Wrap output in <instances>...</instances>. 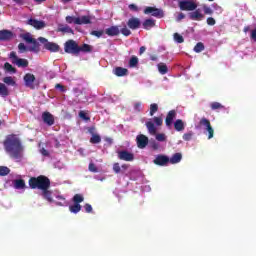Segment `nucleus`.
<instances>
[{
  "mask_svg": "<svg viewBox=\"0 0 256 256\" xmlns=\"http://www.w3.org/2000/svg\"><path fill=\"white\" fill-rule=\"evenodd\" d=\"M3 147L10 159H14V161H21L23 159L25 146L17 134L7 135L3 141Z\"/></svg>",
  "mask_w": 256,
  "mask_h": 256,
  "instance_id": "1",
  "label": "nucleus"
},
{
  "mask_svg": "<svg viewBox=\"0 0 256 256\" xmlns=\"http://www.w3.org/2000/svg\"><path fill=\"white\" fill-rule=\"evenodd\" d=\"M28 184L30 189H39V191H42V197L48 203H53V191L49 190L51 189V180L49 177L45 175L31 177L28 180Z\"/></svg>",
  "mask_w": 256,
  "mask_h": 256,
  "instance_id": "2",
  "label": "nucleus"
},
{
  "mask_svg": "<svg viewBox=\"0 0 256 256\" xmlns=\"http://www.w3.org/2000/svg\"><path fill=\"white\" fill-rule=\"evenodd\" d=\"M146 127L148 129V133L150 135H156V140L160 142L167 141V135L165 133H158L157 134V126L152 121L146 122Z\"/></svg>",
  "mask_w": 256,
  "mask_h": 256,
  "instance_id": "3",
  "label": "nucleus"
},
{
  "mask_svg": "<svg viewBox=\"0 0 256 256\" xmlns=\"http://www.w3.org/2000/svg\"><path fill=\"white\" fill-rule=\"evenodd\" d=\"M64 51L69 55H74L78 57L79 55V44L75 42V40H68L64 44Z\"/></svg>",
  "mask_w": 256,
  "mask_h": 256,
  "instance_id": "4",
  "label": "nucleus"
},
{
  "mask_svg": "<svg viewBox=\"0 0 256 256\" xmlns=\"http://www.w3.org/2000/svg\"><path fill=\"white\" fill-rule=\"evenodd\" d=\"M22 39L26 41V43H32V46L28 47V51L31 53H39V42L33 37H31L30 33H26L22 35Z\"/></svg>",
  "mask_w": 256,
  "mask_h": 256,
  "instance_id": "5",
  "label": "nucleus"
},
{
  "mask_svg": "<svg viewBox=\"0 0 256 256\" xmlns=\"http://www.w3.org/2000/svg\"><path fill=\"white\" fill-rule=\"evenodd\" d=\"M178 6L180 11H195L197 9V3L191 0H180Z\"/></svg>",
  "mask_w": 256,
  "mask_h": 256,
  "instance_id": "6",
  "label": "nucleus"
},
{
  "mask_svg": "<svg viewBox=\"0 0 256 256\" xmlns=\"http://www.w3.org/2000/svg\"><path fill=\"white\" fill-rule=\"evenodd\" d=\"M9 57L12 59L13 65H17V67H29V61L27 59L18 58L17 53L15 51H12L9 55Z\"/></svg>",
  "mask_w": 256,
  "mask_h": 256,
  "instance_id": "7",
  "label": "nucleus"
},
{
  "mask_svg": "<svg viewBox=\"0 0 256 256\" xmlns=\"http://www.w3.org/2000/svg\"><path fill=\"white\" fill-rule=\"evenodd\" d=\"M199 125L200 127H205V130L208 132V139H213L215 130L213 129V126H211V121L203 117L200 119Z\"/></svg>",
  "mask_w": 256,
  "mask_h": 256,
  "instance_id": "8",
  "label": "nucleus"
},
{
  "mask_svg": "<svg viewBox=\"0 0 256 256\" xmlns=\"http://www.w3.org/2000/svg\"><path fill=\"white\" fill-rule=\"evenodd\" d=\"M145 15H151L152 17H157L158 19H162V17H165V14L163 13V10L155 7L148 6L144 9Z\"/></svg>",
  "mask_w": 256,
  "mask_h": 256,
  "instance_id": "9",
  "label": "nucleus"
},
{
  "mask_svg": "<svg viewBox=\"0 0 256 256\" xmlns=\"http://www.w3.org/2000/svg\"><path fill=\"white\" fill-rule=\"evenodd\" d=\"M24 79V85L25 87H27L28 89H31L32 91L35 90V75L31 74V73H26L23 77Z\"/></svg>",
  "mask_w": 256,
  "mask_h": 256,
  "instance_id": "10",
  "label": "nucleus"
},
{
  "mask_svg": "<svg viewBox=\"0 0 256 256\" xmlns=\"http://www.w3.org/2000/svg\"><path fill=\"white\" fill-rule=\"evenodd\" d=\"M136 143L138 149H145V147L149 145V137L145 136L144 134H139L136 137Z\"/></svg>",
  "mask_w": 256,
  "mask_h": 256,
  "instance_id": "11",
  "label": "nucleus"
},
{
  "mask_svg": "<svg viewBox=\"0 0 256 256\" xmlns=\"http://www.w3.org/2000/svg\"><path fill=\"white\" fill-rule=\"evenodd\" d=\"M27 25H30L31 27H34V29H45V27H47V24L45 23V21L43 20H37V19H33L30 18L27 21Z\"/></svg>",
  "mask_w": 256,
  "mask_h": 256,
  "instance_id": "12",
  "label": "nucleus"
},
{
  "mask_svg": "<svg viewBox=\"0 0 256 256\" xmlns=\"http://www.w3.org/2000/svg\"><path fill=\"white\" fill-rule=\"evenodd\" d=\"M154 165H158L159 167H165V165L169 164V157L163 154H159L153 160Z\"/></svg>",
  "mask_w": 256,
  "mask_h": 256,
  "instance_id": "13",
  "label": "nucleus"
},
{
  "mask_svg": "<svg viewBox=\"0 0 256 256\" xmlns=\"http://www.w3.org/2000/svg\"><path fill=\"white\" fill-rule=\"evenodd\" d=\"M118 159L121 161H133L135 159V155L127 150H122L118 152Z\"/></svg>",
  "mask_w": 256,
  "mask_h": 256,
  "instance_id": "14",
  "label": "nucleus"
},
{
  "mask_svg": "<svg viewBox=\"0 0 256 256\" xmlns=\"http://www.w3.org/2000/svg\"><path fill=\"white\" fill-rule=\"evenodd\" d=\"M42 120L46 125H48V127H52V125H55V117L50 112H43Z\"/></svg>",
  "mask_w": 256,
  "mask_h": 256,
  "instance_id": "15",
  "label": "nucleus"
},
{
  "mask_svg": "<svg viewBox=\"0 0 256 256\" xmlns=\"http://www.w3.org/2000/svg\"><path fill=\"white\" fill-rule=\"evenodd\" d=\"M177 118V111L175 110H170L165 119L166 127H171L173 125V121Z\"/></svg>",
  "mask_w": 256,
  "mask_h": 256,
  "instance_id": "16",
  "label": "nucleus"
},
{
  "mask_svg": "<svg viewBox=\"0 0 256 256\" xmlns=\"http://www.w3.org/2000/svg\"><path fill=\"white\" fill-rule=\"evenodd\" d=\"M127 26L129 29H132V31H135V29H139L141 27V20H139V18L132 17L128 20Z\"/></svg>",
  "mask_w": 256,
  "mask_h": 256,
  "instance_id": "17",
  "label": "nucleus"
},
{
  "mask_svg": "<svg viewBox=\"0 0 256 256\" xmlns=\"http://www.w3.org/2000/svg\"><path fill=\"white\" fill-rule=\"evenodd\" d=\"M204 17L205 15L201 13L200 9H195V11L189 13V19L191 21H201Z\"/></svg>",
  "mask_w": 256,
  "mask_h": 256,
  "instance_id": "18",
  "label": "nucleus"
},
{
  "mask_svg": "<svg viewBox=\"0 0 256 256\" xmlns=\"http://www.w3.org/2000/svg\"><path fill=\"white\" fill-rule=\"evenodd\" d=\"M13 32L11 30H0V41H11Z\"/></svg>",
  "mask_w": 256,
  "mask_h": 256,
  "instance_id": "19",
  "label": "nucleus"
},
{
  "mask_svg": "<svg viewBox=\"0 0 256 256\" xmlns=\"http://www.w3.org/2000/svg\"><path fill=\"white\" fill-rule=\"evenodd\" d=\"M91 24V17L82 16L75 19V25H89Z\"/></svg>",
  "mask_w": 256,
  "mask_h": 256,
  "instance_id": "20",
  "label": "nucleus"
},
{
  "mask_svg": "<svg viewBox=\"0 0 256 256\" xmlns=\"http://www.w3.org/2000/svg\"><path fill=\"white\" fill-rule=\"evenodd\" d=\"M114 75H116V77H126V75H129V70L123 67H116L114 69Z\"/></svg>",
  "mask_w": 256,
  "mask_h": 256,
  "instance_id": "21",
  "label": "nucleus"
},
{
  "mask_svg": "<svg viewBox=\"0 0 256 256\" xmlns=\"http://www.w3.org/2000/svg\"><path fill=\"white\" fill-rule=\"evenodd\" d=\"M119 33H121L119 26H111L110 28L106 29V35L109 37H116L119 35Z\"/></svg>",
  "mask_w": 256,
  "mask_h": 256,
  "instance_id": "22",
  "label": "nucleus"
},
{
  "mask_svg": "<svg viewBox=\"0 0 256 256\" xmlns=\"http://www.w3.org/2000/svg\"><path fill=\"white\" fill-rule=\"evenodd\" d=\"M45 49H47V51H51V53H57L59 52V44L54 43V42H48L45 44Z\"/></svg>",
  "mask_w": 256,
  "mask_h": 256,
  "instance_id": "23",
  "label": "nucleus"
},
{
  "mask_svg": "<svg viewBox=\"0 0 256 256\" xmlns=\"http://www.w3.org/2000/svg\"><path fill=\"white\" fill-rule=\"evenodd\" d=\"M93 131H94V128L89 129V133H92V136L90 138V143H92V145H97L98 143H101V136L99 134L93 133Z\"/></svg>",
  "mask_w": 256,
  "mask_h": 256,
  "instance_id": "24",
  "label": "nucleus"
},
{
  "mask_svg": "<svg viewBox=\"0 0 256 256\" xmlns=\"http://www.w3.org/2000/svg\"><path fill=\"white\" fill-rule=\"evenodd\" d=\"M57 32L58 33H71L73 35V30L71 29V27H69V25H63V24H59L58 28H57Z\"/></svg>",
  "mask_w": 256,
  "mask_h": 256,
  "instance_id": "25",
  "label": "nucleus"
},
{
  "mask_svg": "<svg viewBox=\"0 0 256 256\" xmlns=\"http://www.w3.org/2000/svg\"><path fill=\"white\" fill-rule=\"evenodd\" d=\"M174 129L178 132L185 131V122L181 119H177L174 122Z\"/></svg>",
  "mask_w": 256,
  "mask_h": 256,
  "instance_id": "26",
  "label": "nucleus"
},
{
  "mask_svg": "<svg viewBox=\"0 0 256 256\" xmlns=\"http://www.w3.org/2000/svg\"><path fill=\"white\" fill-rule=\"evenodd\" d=\"M181 159H183V155L181 153H175L170 159L169 163L175 165L177 163H181Z\"/></svg>",
  "mask_w": 256,
  "mask_h": 256,
  "instance_id": "27",
  "label": "nucleus"
},
{
  "mask_svg": "<svg viewBox=\"0 0 256 256\" xmlns=\"http://www.w3.org/2000/svg\"><path fill=\"white\" fill-rule=\"evenodd\" d=\"M142 25H143V29H146V31H149V29H152V27L155 26V20L146 19Z\"/></svg>",
  "mask_w": 256,
  "mask_h": 256,
  "instance_id": "28",
  "label": "nucleus"
},
{
  "mask_svg": "<svg viewBox=\"0 0 256 256\" xmlns=\"http://www.w3.org/2000/svg\"><path fill=\"white\" fill-rule=\"evenodd\" d=\"M158 67V71L161 75H167V73H169V68L167 67V64L165 63H159L157 65Z\"/></svg>",
  "mask_w": 256,
  "mask_h": 256,
  "instance_id": "29",
  "label": "nucleus"
},
{
  "mask_svg": "<svg viewBox=\"0 0 256 256\" xmlns=\"http://www.w3.org/2000/svg\"><path fill=\"white\" fill-rule=\"evenodd\" d=\"M0 97H9V88L4 83H0Z\"/></svg>",
  "mask_w": 256,
  "mask_h": 256,
  "instance_id": "30",
  "label": "nucleus"
},
{
  "mask_svg": "<svg viewBox=\"0 0 256 256\" xmlns=\"http://www.w3.org/2000/svg\"><path fill=\"white\" fill-rule=\"evenodd\" d=\"M25 187H27L25 185V180L23 179L14 180V189H25Z\"/></svg>",
  "mask_w": 256,
  "mask_h": 256,
  "instance_id": "31",
  "label": "nucleus"
},
{
  "mask_svg": "<svg viewBox=\"0 0 256 256\" xmlns=\"http://www.w3.org/2000/svg\"><path fill=\"white\" fill-rule=\"evenodd\" d=\"M4 70L6 73H17V68L13 67V65H11L9 62L4 63Z\"/></svg>",
  "mask_w": 256,
  "mask_h": 256,
  "instance_id": "32",
  "label": "nucleus"
},
{
  "mask_svg": "<svg viewBox=\"0 0 256 256\" xmlns=\"http://www.w3.org/2000/svg\"><path fill=\"white\" fill-rule=\"evenodd\" d=\"M93 51V48L89 44H83L82 46H79V53H91Z\"/></svg>",
  "mask_w": 256,
  "mask_h": 256,
  "instance_id": "33",
  "label": "nucleus"
},
{
  "mask_svg": "<svg viewBox=\"0 0 256 256\" xmlns=\"http://www.w3.org/2000/svg\"><path fill=\"white\" fill-rule=\"evenodd\" d=\"M69 211H70V213H74L75 215H77V213H79V211H81V204L74 203V205H70Z\"/></svg>",
  "mask_w": 256,
  "mask_h": 256,
  "instance_id": "34",
  "label": "nucleus"
},
{
  "mask_svg": "<svg viewBox=\"0 0 256 256\" xmlns=\"http://www.w3.org/2000/svg\"><path fill=\"white\" fill-rule=\"evenodd\" d=\"M3 83H5L6 85H11L12 87H15V85H17V82H15V80H13V77L11 76L4 77Z\"/></svg>",
  "mask_w": 256,
  "mask_h": 256,
  "instance_id": "35",
  "label": "nucleus"
},
{
  "mask_svg": "<svg viewBox=\"0 0 256 256\" xmlns=\"http://www.w3.org/2000/svg\"><path fill=\"white\" fill-rule=\"evenodd\" d=\"M73 203H76L79 205V203H83L85 201V197H83L81 194H75L72 198Z\"/></svg>",
  "mask_w": 256,
  "mask_h": 256,
  "instance_id": "36",
  "label": "nucleus"
},
{
  "mask_svg": "<svg viewBox=\"0 0 256 256\" xmlns=\"http://www.w3.org/2000/svg\"><path fill=\"white\" fill-rule=\"evenodd\" d=\"M11 173V169L7 166H0V177H5Z\"/></svg>",
  "mask_w": 256,
  "mask_h": 256,
  "instance_id": "37",
  "label": "nucleus"
},
{
  "mask_svg": "<svg viewBox=\"0 0 256 256\" xmlns=\"http://www.w3.org/2000/svg\"><path fill=\"white\" fill-rule=\"evenodd\" d=\"M139 65V58L137 56H132L129 60V67L133 68Z\"/></svg>",
  "mask_w": 256,
  "mask_h": 256,
  "instance_id": "38",
  "label": "nucleus"
},
{
  "mask_svg": "<svg viewBox=\"0 0 256 256\" xmlns=\"http://www.w3.org/2000/svg\"><path fill=\"white\" fill-rule=\"evenodd\" d=\"M195 53H201V51H205V45L203 42H198L194 47Z\"/></svg>",
  "mask_w": 256,
  "mask_h": 256,
  "instance_id": "39",
  "label": "nucleus"
},
{
  "mask_svg": "<svg viewBox=\"0 0 256 256\" xmlns=\"http://www.w3.org/2000/svg\"><path fill=\"white\" fill-rule=\"evenodd\" d=\"M157 111H159V106L156 103H153L150 105V117H153V115H155V113H157Z\"/></svg>",
  "mask_w": 256,
  "mask_h": 256,
  "instance_id": "40",
  "label": "nucleus"
},
{
  "mask_svg": "<svg viewBox=\"0 0 256 256\" xmlns=\"http://www.w3.org/2000/svg\"><path fill=\"white\" fill-rule=\"evenodd\" d=\"M210 107H211L212 111H217V109H224V106L219 102H212L210 104Z\"/></svg>",
  "mask_w": 256,
  "mask_h": 256,
  "instance_id": "41",
  "label": "nucleus"
},
{
  "mask_svg": "<svg viewBox=\"0 0 256 256\" xmlns=\"http://www.w3.org/2000/svg\"><path fill=\"white\" fill-rule=\"evenodd\" d=\"M173 37H174V41H176V43H184L185 42V39L179 33H174Z\"/></svg>",
  "mask_w": 256,
  "mask_h": 256,
  "instance_id": "42",
  "label": "nucleus"
},
{
  "mask_svg": "<svg viewBox=\"0 0 256 256\" xmlns=\"http://www.w3.org/2000/svg\"><path fill=\"white\" fill-rule=\"evenodd\" d=\"M153 121H154V123H155V125L157 126V127H161V125H163V117H161V116H156V117H154L153 118Z\"/></svg>",
  "mask_w": 256,
  "mask_h": 256,
  "instance_id": "43",
  "label": "nucleus"
},
{
  "mask_svg": "<svg viewBox=\"0 0 256 256\" xmlns=\"http://www.w3.org/2000/svg\"><path fill=\"white\" fill-rule=\"evenodd\" d=\"M182 139L184 141H191L193 139V132L183 134Z\"/></svg>",
  "mask_w": 256,
  "mask_h": 256,
  "instance_id": "44",
  "label": "nucleus"
},
{
  "mask_svg": "<svg viewBox=\"0 0 256 256\" xmlns=\"http://www.w3.org/2000/svg\"><path fill=\"white\" fill-rule=\"evenodd\" d=\"M18 50H19V53H25V52L29 51V48H27V46H25L24 43H20L18 45Z\"/></svg>",
  "mask_w": 256,
  "mask_h": 256,
  "instance_id": "45",
  "label": "nucleus"
},
{
  "mask_svg": "<svg viewBox=\"0 0 256 256\" xmlns=\"http://www.w3.org/2000/svg\"><path fill=\"white\" fill-rule=\"evenodd\" d=\"M113 171L117 175H119V173H121V166L119 165V162H116L113 164Z\"/></svg>",
  "mask_w": 256,
  "mask_h": 256,
  "instance_id": "46",
  "label": "nucleus"
},
{
  "mask_svg": "<svg viewBox=\"0 0 256 256\" xmlns=\"http://www.w3.org/2000/svg\"><path fill=\"white\" fill-rule=\"evenodd\" d=\"M103 33L104 31L103 30H93L92 32H90V35H93L94 37H103Z\"/></svg>",
  "mask_w": 256,
  "mask_h": 256,
  "instance_id": "47",
  "label": "nucleus"
},
{
  "mask_svg": "<svg viewBox=\"0 0 256 256\" xmlns=\"http://www.w3.org/2000/svg\"><path fill=\"white\" fill-rule=\"evenodd\" d=\"M120 33H122L124 37H129V35H131V30H129L127 27H124L120 30Z\"/></svg>",
  "mask_w": 256,
  "mask_h": 256,
  "instance_id": "48",
  "label": "nucleus"
},
{
  "mask_svg": "<svg viewBox=\"0 0 256 256\" xmlns=\"http://www.w3.org/2000/svg\"><path fill=\"white\" fill-rule=\"evenodd\" d=\"M79 117L81 119H84V121H91V118L89 116H87V114L84 111L79 112Z\"/></svg>",
  "mask_w": 256,
  "mask_h": 256,
  "instance_id": "49",
  "label": "nucleus"
},
{
  "mask_svg": "<svg viewBox=\"0 0 256 256\" xmlns=\"http://www.w3.org/2000/svg\"><path fill=\"white\" fill-rule=\"evenodd\" d=\"M89 171H91L92 173H97V171H99L97 169V166L94 163H90L88 166Z\"/></svg>",
  "mask_w": 256,
  "mask_h": 256,
  "instance_id": "50",
  "label": "nucleus"
},
{
  "mask_svg": "<svg viewBox=\"0 0 256 256\" xmlns=\"http://www.w3.org/2000/svg\"><path fill=\"white\" fill-rule=\"evenodd\" d=\"M203 11L205 15H211L213 13V9H211L209 6H204Z\"/></svg>",
  "mask_w": 256,
  "mask_h": 256,
  "instance_id": "51",
  "label": "nucleus"
},
{
  "mask_svg": "<svg viewBox=\"0 0 256 256\" xmlns=\"http://www.w3.org/2000/svg\"><path fill=\"white\" fill-rule=\"evenodd\" d=\"M84 209L86 213H93V206L91 204H85Z\"/></svg>",
  "mask_w": 256,
  "mask_h": 256,
  "instance_id": "52",
  "label": "nucleus"
},
{
  "mask_svg": "<svg viewBox=\"0 0 256 256\" xmlns=\"http://www.w3.org/2000/svg\"><path fill=\"white\" fill-rule=\"evenodd\" d=\"M206 23H207V25L213 26V25H215V23H217V21H215V18L209 17V18H207Z\"/></svg>",
  "mask_w": 256,
  "mask_h": 256,
  "instance_id": "53",
  "label": "nucleus"
},
{
  "mask_svg": "<svg viewBox=\"0 0 256 256\" xmlns=\"http://www.w3.org/2000/svg\"><path fill=\"white\" fill-rule=\"evenodd\" d=\"M55 89H59L61 91V93H65V91H67V88H65V86H63L61 84H56Z\"/></svg>",
  "mask_w": 256,
  "mask_h": 256,
  "instance_id": "54",
  "label": "nucleus"
},
{
  "mask_svg": "<svg viewBox=\"0 0 256 256\" xmlns=\"http://www.w3.org/2000/svg\"><path fill=\"white\" fill-rule=\"evenodd\" d=\"M76 19L77 18H75L73 16H66V23H69V24L74 23L75 24Z\"/></svg>",
  "mask_w": 256,
  "mask_h": 256,
  "instance_id": "55",
  "label": "nucleus"
},
{
  "mask_svg": "<svg viewBox=\"0 0 256 256\" xmlns=\"http://www.w3.org/2000/svg\"><path fill=\"white\" fill-rule=\"evenodd\" d=\"M40 153L43 157H49V151L45 148L40 149Z\"/></svg>",
  "mask_w": 256,
  "mask_h": 256,
  "instance_id": "56",
  "label": "nucleus"
},
{
  "mask_svg": "<svg viewBox=\"0 0 256 256\" xmlns=\"http://www.w3.org/2000/svg\"><path fill=\"white\" fill-rule=\"evenodd\" d=\"M183 19H185V15L183 14V12H181L176 17V21L179 23L180 21H183Z\"/></svg>",
  "mask_w": 256,
  "mask_h": 256,
  "instance_id": "57",
  "label": "nucleus"
},
{
  "mask_svg": "<svg viewBox=\"0 0 256 256\" xmlns=\"http://www.w3.org/2000/svg\"><path fill=\"white\" fill-rule=\"evenodd\" d=\"M128 8L130 9V11H139V8L135 4H130Z\"/></svg>",
  "mask_w": 256,
  "mask_h": 256,
  "instance_id": "58",
  "label": "nucleus"
},
{
  "mask_svg": "<svg viewBox=\"0 0 256 256\" xmlns=\"http://www.w3.org/2000/svg\"><path fill=\"white\" fill-rule=\"evenodd\" d=\"M38 41H40V43H43L44 48H45V45H47V43H49V41L46 38H43V37H39Z\"/></svg>",
  "mask_w": 256,
  "mask_h": 256,
  "instance_id": "59",
  "label": "nucleus"
},
{
  "mask_svg": "<svg viewBox=\"0 0 256 256\" xmlns=\"http://www.w3.org/2000/svg\"><path fill=\"white\" fill-rule=\"evenodd\" d=\"M121 173H125V171H127V169H129V164H123L121 167Z\"/></svg>",
  "mask_w": 256,
  "mask_h": 256,
  "instance_id": "60",
  "label": "nucleus"
},
{
  "mask_svg": "<svg viewBox=\"0 0 256 256\" xmlns=\"http://www.w3.org/2000/svg\"><path fill=\"white\" fill-rule=\"evenodd\" d=\"M151 147L152 149H154V151H157V149H159V143L157 142H151Z\"/></svg>",
  "mask_w": 256,
  "mask_h": 256,
  "instance_id": "61",
  "label": "nucleus"
},
{
  "mask_svg": "<svg viewBox=\"0 0 256 256\" xmlns=\"http://www.w3.org/2000/svg\"><path fill=\"white\" fill-rule=\"evenodd\" d=\"M250 37H251L252 41L256 42V28L251 31Z\"/></svg>",
  "mask_w": 256,
  "mask_h": 256,
  "instance_id": "62",
  "label": "nucleus"
},
{
  "mask_svg": "<svg viewBox=\"0 0 256 256\" xmlns=\"http://www.w3.org/2000/svg\"><path fill=\"white\" fill-rule=\"evenodd\" d=\"M134 109H135V111H141V103L137 102V103L134 105Z\"/></svg>",
  "mask_w": 256,
  "mask_h": 256,
  "instance_id": "63",
  "label": "nucleus"
},
{
  "mask_svg": "<svg viewBox=\"0 0 256 256\" xmlns=\"http://www.w3.org/2000/svg\"><path fill=\"white\" fill-rule=\"evenodd\" d=\"M145 51H147V48L145 46H142L140 47L139 54L143 55Z\"/></svg>",
  "mask_w": 256,
  "mask_h": 256,
  "instance_id": "64",
  "label": "nucleus"
}]
</instances>
